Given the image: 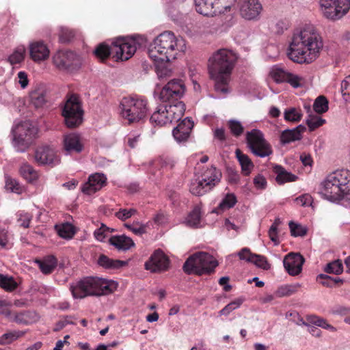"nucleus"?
Masks as SVG:
<instances>
[{
    "label": "nucleus",
    "instance_id": "obj_1",
    "mask_svg": "<svg viewBox=\"0 0 350 350\" xmlns=\"http://www.w3.org/2000/svg\"><path fill=\"white\" fill-rule=\"evenodd\" d=\"M323 46L321 37L315 27L306 24L294 31L288 55L295 62L310 64L319 57Z\"/></svg>",
    "mask_w": 350,
    "mask_h": 350
},
{
    "label": "nucleus",
    "instance_id": "obj_2",
    "mask_svg": "<svg viewBox=\"0 0 350 350\" xmlns=\"http://www.w3.org/2000/svg\"><path fill=\"white\" fill-rule=\"evenodd\" d=\"M237 56L234 52L221 49L214 52L208 61V70L215 81V90L220 96L229 92L228 83Z\"/></svg>",
    "mask_w": 350,
    "mask_h": 350
},
{
    "label": "nucleus",
    "instance_id": "obj_3",
    "mask_svg": "<svg viewBox=\"0 0 350 350\" xmlns=\"http://www.w3.org/2000/svg\"><path fill=\"white\" fill-rule=\"evenodd\" d=\"M186 49L185 41L171 31L160 33L150 44L149 57L156 64L167 63Z\"/></svg>",
    "mask_w": 350,
    "mask_h": 350
},
{
    "label": "nucleus",
    "instance_id": "obj_4",
    "mask_svg": "<svg viewBox=\"0 0 350 350\" xmlns=\"http://www.w3.org/2000/svg\"><path fill=\"white\" fill-rule=\"evenodd\" d=\"M118 284L98 277H85L70 285V289L75 299L88 296H101L112 293Z\"/></svg>",
    "mask_w": 350,
    "mask_h": 350
},
{
    "label": "nucleus",
    "instance_id": "obj_5",
    "mask_svg": "<svg viewBox=\"0 0 350 350\" xmlns=\"http://www.w3.org/2000/svg\"><path fill=\"white\" fill-rule=\"evenodd\" d=\"M120 114L129 123L139 122L148 116V100L140 96L124 97L120 103Z\"/></svg>",
    "mask_w": 350,
    "mask_h": 350
},
{
    "label": "nucleus",
    "instance_id": "obj_6",
    "mask_svg": "<svg viewBox=\"0 0 350 350\" xmlns=\"http://www.w3.org/2000/svg\"><path fill=\"white\" fill-rule=\"evenodd\" d=\"M38 129L30 121L15 125L12 130V144L16 151L25 152L38 137Z\"/></svg>",
    "mask_w": 350,
    "mask_h": 350
},
{
    "label": "nucleus",
    "instance_id": "obj_7",
    "mask_svg": "<svg viewBox=\"0 0 350 350\" xmlns=\"http://www.w3.org/2000/svg\"><path fill=\"white\" fill-rule=\"evenodd\" d=\"M185 104L176 102L174 104L164 103L157 106L150 117V121L159 126H163L179 120L184 115Z\"/></svg>",
    "mask_w": 350,
    "mask_h": 350
},
{
    "label": "nucleus",
    "instance_id": "obj_8",
    "mask_svg": "<svg viewBox=\"0 0 350 350\" xmlns=\"http://www.w3.org/2000/svg\"><path fill=\"white\" fill-rule=\"evenodd\" d=\"M217 265L218 262L213 256L206 252H199L189 257L183 268L185 273L202 275L212 272Z\"/></svg>",
    "mask_w": 350,
    "mask_h": 350
},
{
    "label": "nucleus",
    "instance_id": "obj_9",
    "mask_svg": "<svg viewBox=\"0 0 350 350\" xmlns=\"http://www.w3.org/2000/svg\"><path fill=\"white\" fill-rule=\"evenodd\" d=\"M62 116L66 125L68 128H75L83 122V109L81 103L77 95H70L66 100Z\"/></svg>",
    "mask_w": 350,
    "mask_h": 350
},
{
    "label": "nucleus",
    "instance_id": "obj_10",
    "mask_svg": "<svg viewBox=\"0 0 350 350\" xmlns=\"http://www.w3.org/2000/svg\"><path fill=\"white\" fill-rule=\"evenodd\" d=\"M246 142L247 147L255 156L264 158L273 153L271 146L265 139L262 132L258 129L247 132Z\"/></svg>",
    "mask_w": 350,
    "mask_h": 350
},
{
    "label": "nucleus",
    "instance_id": "obj_11",
    "mask_svg": "<svg viewBox=\"0 0 350 350\" xmlns=\"http://www.w3.org/2000/svg\"><path fill=\"white\" fill-rule=\"evenodd\" d=\"M340 186V170H338L326 177L321 184L319 193L327 200L332 202H339L342 200Z\"/></svg>",
    "mask_w": 350,
    "mask_h": 350
},
{
    "label": "nucleus",
    "instance_id": "obj_12",
    "mask_svg": "<svg viewBox=\"0 0 350 350\" xmlns=\"http://www.w3.org/2000/svg\"><path fill=\"white\" fill-rule=\"evenodd\" d=\"M138 44L133 38H120L112 42L111 50L117 60H127L135 53Z\"/></svg>",
    "mask_w": 350,
    "mask_h": 350
},
{
    "label": "nucleus",
    "instance_id": "obj_13",
    "mask_svg": "<svg viewBox=\"0 0 350 350\" xmlns=\"http://www.w3.org/2000/svg\"><path fill=\"white\" fill-rule=\"evenodd\" d=\"M225 0H194L196 11L206 16H214L230 8V5H224ZM237 0H229L234 2Z\"/></svg>",
    "mask_w": 350,
    "mask_h": 350
},
{
    "label": "nucleus",
    "instance_id": "obj_14",
    "mask_svg": "<svg viewBox=\"0 0 350 350\" xmlns=\"http://www.w3.org/2000/svg\"><path fill=\"white\" fill-rule=\"evenodd\" d=\"M53 63L59 70H68L77 67L79 64L78 55L70 51H58L53 56Z\"/></svg>",
    "mask_w": 350,
    "mask_h": 350
},
{
    "label": "nucleus",
    "instance_id": "obj_15",
    "mask_svg": "<svg viewBox=\"0 0 350 350\" xmlns=\"http://www.w3.org/2000/svg\"><path fill=\"white\" fill-rule=\"evenodd\" d=\"M28 51L30 59L36 64L46 61L50 56V49L42 40L30 42L28 45Z\"/></svg>",
    "mask_w": 350,
    "mask_h": 350
},
{
    "label": "nucleus",
    "instance_id": "obj_16",
    "mask_svg": "<svg viewBox=\"0 0 350 350\" xmlns=\"http://www.w3.org/2000/svg\"><path fill=\"white\" fill-rule=\"evenodd\" d=\"M170 260L160 250H156L145 263V268L151 272H161L168 269Z\"/></svg>",
    "mask_w": 350,
    "mask_h": 350
},
{
    "label": "nucleus",
    "instance_id": "obj_17",
    "mask_svg": "<svg viewBox=\"0 0 350 350\" xmlns=\"http://www.w3.org/2000/svg\"><path fill=\"white\" fill-rule=\"evenodd\" d=\"M262 10L259 0H243L239 11L243 18L252 21L258 19Z\"/></svg>",
    "mask_w": 350,
    "mask_h": 350
},
{
    "label": "nucleus",
    "instance_id": "obj_18",
    "mask_svg": "<svg viewBox=\"0 0 350 350\" xmlns=\"http://www.w3.org/2000/svg\"><path fill=\"white\" fill-rule=\"evenodd\" d=\"M35 160L40 165L57 164L59 160L55 150L48 146L38 147L35 152Z\"/></svg>",
    "mask_w": 350,
    "mask_h": 350
},
{
    "label": "nucleus",
    "instance_id": "obj_19",
    "mask_svg": "<svg viewBox=\"0 0 350 350\" xmlns=\"http://www.w3.org/2000/svg\"><path fill=\"white\" fill-rule=\"evenodd\" d=\"M63 149L67 154L80 153L83 149V144L78 133H70L64 135Z\"/></svg>",
    "mask_w": 350,
    "mask_h": 350
},
{
    "label": "nucleus",
    "instance_id": "obj_20",
    "mask_svg": "<svg viewBox=\"0 0 350 350\" xmlns=\"http://www.w3.org/2000/svg\"><path fill=\"white\" fill-rule=\"evenodd\" d=\"M304 258L299 254H288L284 260L283 264L286 271L291 275H297L302 270Z\"/></svg>",
    "mask_w": 350,
    "mask_h": 350
},
{
    "label": "nucleus",
    "instance_id": "obj_21",
    "mask_svg": "<svg viewBox=\"0 0 350 350\" xmlns=\"http://www.w3.org/2000/svg\"><path fill=\"white\" fill-rule=\"evenodd\" d=\"M106 180L107 178L103 174H93L89 176L88 180L83 185L81 191L88 195L93 194L105 185Z\"/></svg>",
    "mask_w": 350,
    "mask_h": 350
},
{
    "label": "nucleus",
    "instance_id": "obj_22",
    "mask_svg": "<svg viewBox=\"0 0 350 350\" xmlns=\"http://www.w3.org/2000/svg\"><path fill=\"white\" fill-rule=\"evenodd\" d=\"M193 126V122L190 118H186L183 119L173 129L172 135L175 140L178 143L186 142L190 135Z\"/></svg>",
    "mask_w": 350,
    "mask_h": 350
},
{
    "label": "nucleus",
    "instance_id": "obj_23",
    "mask_svg": "<svg viewBox=\"0 0 350 350\" xmlns=\"http://www.w3.org/2000/svg\"><path fill=\"white\" fill-rule=\"evenodd\" d=\"M27 56V48L23 44L14 47L6 57V61L13 68H19Z\"/></svg>",
    "mask_w": 350,
    "mask_h": 350
},
{
    "label": "nucleus",
    "instance_id": "obj_24",
    "mask_svg": "<svg viewBox=\"0 0 350 350\" xmlns=\"http://www.w3.org/2000/svg\"><path fill=\"white\" fill-rule=\"evenodd\" d=\"M350 9V0H334L333 3H331L330 11L336 12L341 11V13H336L335 16L329 18L327 15L323 16L330 21H337L343 17Z\"/></svg>",
    "mask_w": 350,
    "mask_h": 350
},
{
    "label": "nucleus",
    "instance_id": "obj_25",
    "mask_svg": "<svg viewBox=\"0 0 350 350\" xmlns=\"http://www.w3.org/2000/svg\"><path fill=\"white\" fill-rule=\"evenodd\" d=\"M221 177V172L213 166L204 170L200 176L202 181L205 182L204 185L212 189L219 183Z\"/></svg>",
    "mask_w": 350,
    "mask_h": 350
},
{
    "label": "nucleus",
    "instance_id": "obj_26",
    "mask_svg": "<svg viewBox=\"0 0 350 350\" xmlns=\"http://www.w3.org/2000/svg\"><path fill=\"white\" fill-rule=\"evenodd\" d=\"M109 243L119 250H128L135 245L132 239L124 234L111 237Z\"/></svg>",
    "mask_w": 350,
    "mask_h": 350
},
{
    "label": "nucleus",
    "instance_id": "obj_27",
    "mask_svg": "<svg viewBox=\"0 0 350 350\" xmlns=\"http://www.w3.org/2000/svg\"><path fill=\"white\" fill-rule=\"evenodd\" d=\"M273 172L276 174L275 180L280 185L289 182H294L297 179V176L296 175L286 171L281 165H275L273 167Z\"/></svg>",
    "mask_w": 350,
    "mask_h": 350
},
{
    "label": "nucleus",
    "instance_id": "obj_28",
    "mask_svg": "<svg viewBox=\"0 0 350 350\" xmlns=\"http://www.w3.org/2000/svg\"><path fill=\"white\" fill-rule=\"evenodd\" d=\"M35 262L44 274L51 273L55 269L57 264V259L53 256H47L42 259H37Z\"/></svg>",
    "mask_w": 350,
    "mask_h": 350
},
{
    "label": "nucleus",
    "instance_id": "obj_29",
    "mask_svg": "<svg viewBox=\"0 0 350 350\" xmlns=\"http://www.w3.org/2000/svg\"><path fill=\"white\" fill-rule=\"evenodd\" d=\"M341 200H350V171L340 170Z\"/></svg>",
    "mask_w": 350,
    "mask_h": 350
},
{
    "label": "nucleus",
    "instance_id": "obj_30",
    "mask_svg": "<svg viewBox=\"0 0 350 350\" xmlns=\"http://www.w3.org/2000/svg\"><path fill=\"white\" fill-rule=\"evenodd\" d=\"M237 202L236 196L233 193H227L224 195L217 207L213 211L219 214L226 210L232 208Z\"/></svg>",
    "mask_w": 350,
    "mask_h": 350
},
{
    "label": "nucleus",
    "instance_id": "obj_31",
    "mask_svg": "<svg viewBox=\"0 0 350 350\" xmlns=\"http://www.w3.org/2000/svg\"><path fill=\"white\" fill-rule=\"evenodd\" d=\"M236 157L241 167L244 175L248 176L254 168V164L249 157L243 154L239 149L235 151Z\"/></svg>",
    "mask_w": 350,
    "mask_h": 350
},
{
    "label": "nucleus",
    "instance_id": "obj_32",
    "mask_svg": "<svg viewBox=\"0 0 350 350\" xmlns=\"http://www.w3.org/2000/svg\"><path fill=\"white\" fill-rule=\"evenodd\" d=\"M98 263L100 266L109 269H119L126 265L125 261L111 259L105 255H100L99 256Z\"/></svg>",
    "mask_w": 350,
    "mask_h": 350
},
{
    "label": "nucleus",
    "instance_id": "obj_33",
    "mask_svg": "<svg viewBox=\"0 0 350 350\" xmlns=\"http://www.w3.org/2000/svg\"><path fill=\"white\" fill-rule=\"evenodd\" d=\"M205 182L202 181L201 178L193 180L189 186V191L196 196H202L205 193L212 189L211 187L204 185Z\"/></svg>",
    "mask_w": 350,
    "mask_h": 350
},
{
    "label": "nucleus",
    "instance_id": "obj_34",
    "mask_svg": "<svg viewBox=\"0 0 350 350\" xmlns=\"http://www.w3.org/2000/svg\"><path fill=\"white\" fill-rule=\"evenodd\" d=\"M301 138V131L299 127H297L293 129H287L284 131L280 135V142L282 144H286L299 140Z\"/></svg>",
    "mask_w": 350,
    "mask_h": 350
},
{
    "label": "nucleus",
    "instance_id": "obj_35",
    "mask_svg": "<svg viewBox=\"0 0 350 350\" xmlns=\"http://www.w3.org/2000/svg\"><path fill=\"white\" fill-rule=\"evenodd\" d=\"M290 27V22L286 18H276L270 27L271 31L275 35L283 34Z\"/></svg>",
    "mask_w": 350,
    "mask_h": 350
},
{
    "label": "nucleus",
    "instance_id": "obj_36",
    "mask_svg": "<svg viewBox=\"0 0 350 350\" xmlns=\"http://www.w3.org/2000/svg\"><path fill=\"white\" fill-rule=\"evenodd\" d=\"M21 175L28 182H33L38 178V172L27 163L21 165L19 170Z\"/></svg>",
    "mask_w": 350,
    "mask_h": 350
},
{
    "label": "nucleus",
    "instance_id": "obj_37",
    "mask_svg": "<svg viewBox=\"0 0 350 350\" xmlns=\"http://www.w3.org/2000/svg\"><path fill=\"white\" fill-rule=\"evenodd\" d=\"M307 321L310 324H313L316 326L327 329L332 332H336V328L335 327L328 323L325 319L320 317L316 315H309L307 317Z\"/></svg>",
    "mask_w": 350,
    "mask_h": 350
},
{
    "label": "nucleus",
    "instance_id": "obj_38",
    "mask_svg": "<svg viewBox=\"0 0 350 350\" xmlns=\"http://www.w3.org/2000/svg\"><path fill=\"white\" fill-rule=\"evenodd\" d=\"M201 221V211L199 207H195L188 215L185 223L190 227H199Z\"/></svg>",
    "mask_w": 350,
    "mask_h": 350
},
{
    "label": "nucleus",
    "instance_id": "obj_39",
    "mask_svg": "<svg viewBox=\"0 0 350 350\" xmlns=\"http://www.w3.org/2000/svg\"><path fill=\"white\" fill-rule=\"evenodd\" d=\"M288 73V71L274 66L271 69L269 76L275 83H281L286 81Z\"/></svg>",
    "mask_w": 350,
    "mask_h": 350
},
{
    "label": "nucleus",
    "instance_id": "obj_40",
    "mask_svg": "<svg viewBox=\"0 0 350 350\" xmlns=\"http://www.w3.org/2000/svg\"><path fill=\"white\" fill-rule=\"evenodd\" d=\"M285 82L288 83L293 88H298L304 86L306 79L300 75L288 71Z\"/></svg>",
    "mask_w": 350,
    "mask_h": 350
},
{
    "label": "nucleus",
    "instance_id": "obj_41",
    "mask_svg": "<svg viewBox=\"0 0 350 350\" xmlns=\"http://www.w3.org/2000/svg\"><path fill=\"white\" fill-rule=\"evenodd\" d=\"M57 233L59 237L64 239H71L75 234L74 226L69 223L62 224L61 225L55 226Z\"/></svg>",
    "mask_w": 350,
    "mask_h": 350
},
{
    "label": "nucleus",
    "instance_id": "obj_42",
    "mask_svg": "<svg viewBox=\"0 0 350 350\" xmlns=\"http://www.w3.org/2000/svg\"><path fill=\"white\" fill-rule=\"evenodd\" d=\"M167 85L174 91L176 100H178L184 94L185 87L182 81L173 79L169 81Z\"/></svg>",
    "mask_w": 350,
    "mask_h": 350
},
{
    "label": "nucleus",
    "instance_id": "obj_43",
    "mask_svg": "<svg viewBox=\"0 0 350 350\" xmlns=\"http://www.w3.org/2000/svg\"><path fill=\"white\" fill-rule=\"evenodd\" d=\"M159 99L166 103L174 104L176 102H180L175 99L174 91L166 84L161 90L159 94Z\"/></svg>",
    "mask_w": 350,
    "mask_h": 350
},
{
    "label": "nucleus",
    "instance_id": "obj_44",
    "mask_svg": "<svg viewBox=\"0 0 350 350\" xmlns=\"http://www.w3.org/2000/svg\"><path fill=\"white\" fill-rule=\"evenodd\" d=\"M18 284L11 276L0 274V286L6 291H12L17 288Z\"/></svg>",
    "mask_w": 350,
    "mask_h": 350
},
{
    "label": "nucleus",
    "instance_id": "obj_45",
    "mask_svg": "<svg viewBox=\"0 0 350 350\" xmlns=\"http://www.w3.org/2000/svg\"><path fill=\"white\" fill-rule=\"evenodd\" d=\"M23 335L24 332L20 331H14L5 333L0 336V345H6L11 344Z\"/></svg>",
    "mask_w": 350,
    "mask_h": 350
},
{
    "label": "nucleus",
    "instance_id": "obj_46",
    "mask_svg": "<svg viewBox=\"0 0 350 350\" xmlns=\"http://www.w3.org/2000/svg\"><path fill=\"white\" fill-rule=\"evenodd\" d=\"M284 120L288 122H297L302 118V113L299 109L291 107L285 109L284 112Z\"/></svg>",
    "mask_w": 350,
    "mask_h": 350
},
{
    "label": "nucleus",
    "instance_id": "obj_47",
    "mask_svg": "<svg viewBox=\"0 0 350 350\" xmlns=\"http://www.w3.org/2000/svg\"><path fill=\"white\" fill-rule=\"evenodd\" d=\"M94 53L98 58L102 60L105 59L112 53L111 46L109 47L105 43H101L97 46Z\"/></svg>",
    "mask_w": 350,
    "mask_h": 350
},
{
    "label": "nucleus",
    "instance_id": "obj_48",
    "mask_svg": "<svg viewBox=\"0 0 350 350\" xmlns=\"http://www.w3.org/2000/svg\"><path fill=\"white\" fill-rule=\"evenodd\" d=\"M5 188L7 191L17 194H20L23 192V188L20 185L19 183L16 180L10 177L5 178Z\"/></svg>",
    "mask_w": 350,
    "mask_h": 350
},
{
    "label": "nucleus",
    "instance_id": "obj_49",
    "mask_svg": "<svg viewBox=\"0 0 350 350\" xmlns=\"http://www.w3.org/2000/svg\"><path fill=\"white\" fill-rule=\"evenodd\" d=\"M280 219L276 218L269 230V237L275 245H278L280 243L278 233V226L280 225Z\"/></svg>",
    "mask_w": 350,
    "mask_h": 350
},
{
    "label": "nucleus",
    "instance_id": "obj_50",
    "mask_svg": "<svg viewBox=\"0 0 350 350\" xmlns=\"http://www.w3.org/2000/svg\"><path fill=\"white\" fill-rule=\"evenodd\" d=\"M314 110L318 113H323L328 110V101L324 96H319L313 104Z\"/></svg>",
    "mask_w": 350,
    "mask_h": 350
},
{
    "label": "nucleus",
    "instance_id": "obj_51",
    "mask_svg": "<svg viewBox=\"0 0 350 350\" xmlns=\"http://www.w3.org/2000/svg\"><path fill=\"white\" fill-rule=\"evenodd\" d=\"M243 302V299L238 298L226 305L223 309H221L219 314V315H228L231 312L239 308Z\"/></svg>",
    "mask_w": 350,
    "mask_h": 350
},
{
    "label": "nucleus",
    "instance_id": "obj_52",
    "mask_svg": "<svg viewBox=\"0 0 350 350\" xmlns=\"http://www.w3.org/2000/svg\"><path fill=\"white\" fill-rule=\"evenodd\" d=\"M333 2H334V0H320V11L322 14L327 15L329 18L336 15V11H330V5ZM338 13H341V11L338 10Z\"/></svg>",
    "mask_w": 350,
    "mask_h": 350
},
{
    "label": "nucleus",
    "instance_id": "obj_53",
    "mask_svg": "<svg viewBox=\"0 0 350 350\" xmlns=\"http://www.w3.org/2000/svg\"><path fill=\"white\" fill-rule=\"evenodd\" d=\"M30 97L31 104L36 108L43 107L46 103L45 95L42 92H34Z\"/></svg>",
    "mask_w": 350,
    "mask_h": 350
},
{
    "label": "nucleus",
    "instance_id": "obj_54",
    "mask_svg": "<svg viewBox=\"0 0 350 350\" xmlns=\"http://www.w3.org/2000/svg\"><path fill=\"white\" fill-rule=\"evenodd\" d=\"M325 122V120L319 116L310 115L306 120V124L310 131H312L318 127L322 126Z\"/></svg>",
    "mask_w": 350,
    "mask_h": 350
},
{
    "label": "nucleus",
    "instance_id": "obj_55",
    "mask_svg": "<svg viewBox=\"0 0 350 350\" xmlns=\"http://www.w3.org/2000/svg\"><path fill=\"white\" fill-rule=\"evenodd\" d=\"M124 226L136 235H142L146 232V226L139 221L133 224H126Z\"/></svg>",
    "mask_w": 350,
    "mask_h": 350
},
{
    "label": "nucleus",
    "instance_id": "obj_56",
    "mask_svg": "<svg viewBox=\"0 0 350 350\" xmlns=\"http://www.w3.org/2000/svg\"><path fill=\"white\" fill-rule=\"evenodd\" d=\"M343 266L341 260H337L327 264L325 268V271L329 273H334L336 275L342 273Z\"/></svg>",
    "mask_w": 350,
    "mask_h": 350
},
{
    "label": "nucleus",
    "instance_id": "obj_57",
    "mask_svg": "<svg viewBox=\"0 0 350 350\" xmlns=\"http://www.w3.org/2000/svg\"><path fill=\"white\" fill-rule=\"evenodd\" d=\"M297 290V286L295 285L282 286L275 292L277 297H288L294 294Z\"/></svg>",
    "mask_w": 350,
    "mask_h": 350
},
{
    "label": "nucleus",
    "instance_id": "obj_58",
    "mask_svg": "<svg viewBox=\"0 0 350 350\" xmlns=\"http://www.w3.org/2000/svg\"><path fill=\"white\" fill-rule=\"evenodd\" d=\"M252 263L264 270H268L271 268V265L268 262L267 258L262 255L254 254Z\"/></svg>",
    "mask_w": 350,
    "mask_h": 350
},
{
    "label": "nucleus",
    "instance_id": "obj_59",
    "mask_svg": "<svg viewBox=\"0 0 350 350\" xmlns=\"http://www.w3.org/2000/svg\"><path fill=\"white\" fill-rule=\"evenodd\" d=\"M228 124L233 135L238 137L243 133L244 127L239 121L230 120L228 122Z\"/></svg>",
    "mask_w": 350,
    "mask_h": 350
},
{
    "label": "nucleus",
    "instance_id": "obj_60",
    "mask_svg": "<svg viewBox=\"0 0 350 350\" xmlns=\"http://www.w3.org/2000/svg\"><path fill=\"white\" fill-rule=\"evenodd\" d=\"M111 232L112 230H110L105 225L101 224L100 227L94 231V235L96 240L104 241L105 238Z\"/></svg>",
    "mask_w": 350,
    "mask_h": 350
},
{
    "label": "nucleus",
    "instance_id": "obj_61",
    "mask_svg": "<svg viewBox=\"0 0 350 350\" xmlns=\"http://www.w3.org/2000/svg\"><path fill=\"white\" fill-rule=\"evenodd\" d=\"M289 228L293 237H301L306 234V229L304 227L293 221L289 222Z\"/></svg>",
    "mask_w": 350,
    "mask_h": 350
},
{
    "label": "nucleus",
    "instance_id": "obj_62",
    "mask_svg": "<svg viewBox=\"0 0 350 350\" xmlns=\"http://www.w3.org/2000/svg\"><path fill=\"white\" fill-rule=\"evenodd\" d=\"M137 213L136 209L135 208H121L118 212L116 213V216L122 221H124L129 218H131L132 216L135 215Z\"/></svg>",
    "mask_w": 350,
    "mask_h": 350
},
{
    "label": "nucleus",
    "instance_id": "obj_63",
    "mask_svg": "<svg viewBox=\"0 0 350 350\" xmlns=\"http://www.w3.org/2000/svg\"><path fill=\"white\" fill-rule=\"evenodd\" d=\"M32 216L28 213L24 211L18 213V222L21 226L28 228Z\"/></svg>",
    "mask_w": 350,
    "mask_h": 350
},
{
    "label": "nucleus",
    "instance_id": "obj_64",
    "mask_svg": "<svg viewBox=\"0 0 350 350\" xmlns=\"http://www.w3.org/2000/svg\"><path fill=\"white\" fill-rule=\"evenodd\" d=\"M75 36L72 30L67 27H61L59 31V40L62 42H69Z\"/></svg>",
    "mask_w": 350,
    "mask_h": 350
}]
</instances>
